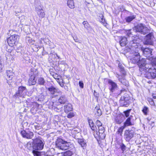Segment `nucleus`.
Instances as JSON below:
<instances>
[{
    "mask_svg": "<svg viewBox=\"0 0 156 156\" xmlns=\"http://www.w3.org/2000/svg\"><path fill=\"white\" fill-rule=\"evenodd\" d=\"M129 48L130 53L132 55V57L130 58L131 62L134 64L137 63L140 60V56L136 40L132 38L131 41L130 42Z\"/></svg>",
    "mask_w": 156,
    "mask_h": 156,
    "instance_id": "1",
    "label": "nucleus"
},
{
    "mask_svg": "<svg viewBox=\"0 0 156 156\" xmlns=\"http://www.w3.org/2000/svg\"><path fill=\"white\" fill-rule=\"evenodd\" d=\"M56 146L58 148L65 150L71 148L70 142H67L61 138H58L55 142Z\"/></svg>",
    "mask_w": 156,
    "mask_h": 156,
    "instance_id": "2",
    "label": "nucleus"
},
{
    "mask_svg": "<svg viewBox=\"0 0 156 156\" xmlns=\"http://www.w3.org/2000/svg\"><path fill=\"white\" fill-rule=\"evenodd\" d=\"M144 76L148 79H154L156 77V69L151 65L150 69H147L145 71Z\"/></svg>",
    "mask_w": 156,
    "mask_h": 156,
    "instance_id": "3",
    "label": "nucleus"
},
{
    "mask_svg": "<svg viewBox=\"0 0 156 156\" xmlns=\"http://www.w3.org/2000/svg\"><path fill=\"white\" fill-rule=\"evenodd\" d=\"M137 65L139 67L140 71L142 72V74L144 73L146 70L147 69H150V67L151 66V64L146 63L145 58L140 60L137 63Z\"/></svg>",
    "mask_w": 156,
    "mask_h": 156,
    "instance_id": "4",
    "label": "nucleus"
},
{
    "mask_svg": "<svg viewBox=\"0 0 156 156\" xmlns=\"http://www.w3.org/2000/svg\"><path fill=\"white\" fill-rule=\"evenodd\" d=\"M34 143L33 148L36 150H41L44 147V144L42 139L39 138L33 140Z\"/></svg>",
    "mask_w": 156,
    "mask_h": 156,
    "instance_id": "5",
    "label": "nucleus"
},
{
    "mask_svg": "<svg viewBox=\"0 0 156 156\" xmlns=\"http://www.w3.org/2000/svg\"><path fill=\"white\" fill-rule=\"evenodd\" d=\"M135 30L136 32H140L144 35L148 34L150 31V30L145 25L142 23L137 24L135 27Z\"/></svg>",
    "mask_w": 156,
    "mask_h": 156,
    "instance_id": "6",
    "label": "nucleus"
},
{
    "mask_svg": "<svg viewBox=\"0 0 156 156\" xmlns=\"http://www.w3.org/2000/svg\"><path fill=\"white\" fill-rule=\"evenodd\" d=\"M135 134L134 130L133 129H127L124 132V138L126 141L129 142L133 138Z\"/></svg>",
    "mask_w": 156,
    "mask_h": 156,
    "instance_id": "7",
    "label": "nucleus"
},
{
    "mask_svg": "<svg viewBox=\"0 0 156 156\" xmlns=\"http://www.w3.org/2000/svg\"><path fill=\"white\" fill-rule=\"evenodd\" d=\"M19 39L18 35L13 34L7 39V41L9 46H12L17 44Z\"/></svg>",
    "mask_w": 156,
    "mask_h": 156,
    "instance_id": "8",
    "label": "nucleus"
},
{
    "mask_svg": "<svg viewBox=\"0 0 156 156\" xmlns=\"http://www.w3.org/2000/svg\"><path fill=\"white\" fill-rule=\"evenodd\" d=\"M26 92L27 89L25 87H19L18 91L16 92L14 96L17 98L20 97H24L26 94Z\"/></svg>",
    "mask_w": 156,
    "mask_h": 156,
    "instance_id": "9",
    "label": "nucleus"
},
{
    "mask_svg": "<svg viewBox=\"0 0 156 156\" xmlns=\"http://www.w3.org/2000/svg\"><path fill=\"white\" fill-rule=\"evenodd\" d=\"M46 89L49 91V93L52 98H54L58 95V89L55 88L53 86L46 87Z\"/></svg>",
    "mask_w": 156,
    "mask_h": 156,
    "instance_id": "10",
    "label": "nucleus"
},
{
    "mask_svg": "<svg viewBox=\"0 0 156 156\" xmlns=\"http://www.w3.org/2000/svg\"><path fill=\"white\" fill-rule=\"evenodd\" d=\"M98 130H97V129L94 131V133H96V135L99 137H100L102 139H104L105 137V134L104 133L105 129L102 126H99L98 127Z\"/></svg>",
    "mask_w": 156,
    "mask_h": 156,
    "instance_id": "11",
    "label": "nucleus"
},
{
    "mask_svg": "<svg viewBox=\"0 0 156 156\" xmlns=\"http://www.w3.org/2000/svg\"><path fill=\"white\" fill-rule=\"evenodd\" d=\"M108 83L109 84V89L112 92H115L118 88L117 84L111 80H108Z\"/></svg>",
    "mask_w": 156,
    "mask_h": 156,
    "instance_id": "12",
    "label": "nucleus"
},
{
    "mask_svg": "<svg viewBox=\"0 0 156 156\" xmlns=\"http://www.w3.org/2000/svg\"><path fill=\"white\" fill-rule=\"evenodd\" d=\"M20 133L23 137L27 139H31L34 136V134L33 132L25 130L22 131Z\"/></svg>",
    "mask_w": 156,
    "mask_h": 156,
    "instance_id": "13",
    "label": "nucleus"
},
{
    "mask_svg": "<svg viewBox=\"0 0 156 156\" xmlns=\"http://www.w3.org/2000/svg\"><path fill=\"white\" fill-rule=\"evenodd\" d=\"M141 50L143 52L144 55L145 57L148 58L152 57V50L148 48H142Z\"/></svg>",
    "mask_w": 156,
    "mask_h": 156,
    "instance_id": "14",
    "label": "nucleus"
},
{
    "mask_svg": "<svg viewBox=\"0 0 156 156\" xmlns=\"http://www.w3.org/2000/svg\"><path fill=\"white\" fill-rule=\"evenodd\" d=\"M148 33L149 34L147 35L146 37L144 43L146 44H151L153 43V34L152 33L150 32V31Z\"/></svg>",
    "mask_w": 156,
    "mask_h": 156,
    "instance_id": "15",
    "label": "nucleus"
},
{
    "mask_svg": "<svg viewBox=\"0 0 156 156\" xmlns=\"http://www.w3.org/2000/svg\"><path fill=\"white\" fill-rule=\"evenodd\" d=\"M130 97L128 94H125L124 95L121 97L120 99L121 101H126V104H123L122 105L125 107H127L129 104V100Z\"/></svg>",
    "mask_w": 156,
    "mask_h": 156,
    "instance_id": "16",
    "label": "nucleus"
},
{
    "mask_svg": "<svg viewBox=\"0 0 156 156\" xmlns=\"http://www.w3.org/2000/svg\"><path fill=\"white\" fill-rule=\"evenodd\" d=\"M133 117V116L130 115L124 123V125L123 126V128H125L126 127L134 125V122L132 121Z\"/></svg>",
    "mask_w": 156,
    "mask_h": 156,
    "instance_id": "17",
    "label": "nucleus"
},
{
    "mask_svg": "<svg viewBox=\"0 0 156 156\" xmlns=\"http://www.w3.org/2000/svg\"><path fill=\"white\" fill-rule=\"evenodd\" d=\"M64 109L65 112L68 113L72 110L73 107L70 104H66L64 106Z\"/></svg>",
    "mask_w": 156,
    "mask_h": 156,
    "instance_id": "18",
    "label": "nucleus"
},
{
    "mask_svg": "<svg viewBox=\"0 0 156 156\" xmlns=\"http://www.w3.org/2000/svg\"><path fill=\"white\" fill-rule=\"evenodd\" d=\"M37 83L35 77L34 76L31 75L29 79L28 83L30 86L35 85Z\"/></svg>",
    "mask_w": 156,
    "mask_h": 156,
    "instance_id": "19",
    "label": "nucleus"
},
{
    "mask_svg": "<svg viewBox=\"0 0 156 156\" xmlns=\"http://www.w3.org/2000/svg\"><path fill=\"white\" fill-rule=\"evenodd\" d=\"M117 77L119 78V82H121L122 85L127 87L129 86V83L127 80L123 78H121L119 77V75H118V76H117Z\"/></svg>",
    "mask_w": 156,
    "mask_h": 156,
    "instance_id": "20",
    "label": "nucleus"
},
{
    "mask_svg": "<svg viewBox=\"0 0 156 156\" xmlns=\"http://www.w3.org/2000/svg\"><path fill=\"white\" fill-rule=\"evenodd\" d=\"M95 115L96 116H100L102 115L101 110L99 106H97L94 109Z\"/></svg>",
    "mask_w": 156,
    "mask_h": 156,
    "instance_id": "21",
    "label": "nucleus"
},
{
    "mask_svg": "<svg viewBox=\"0 0 156 156\" xmlns=\"http://www.w3.org/2000/svg\"><path fill=\"white\" fill-rule=\"evenodd\" d=\"M58 101L61 104H64L67 101V98L65 95H62L58 99Z\"/></svg>",
    "mask_w": 156,
    "mask_h": 156,
    "instance_id": "22",
    "label": "nucleus"
},
{
    "mask_svg": "<svg viewBox=\"0 0 156 156\" xmlns=\"http://www.w3.org/2000/svg\"><path fill=\"white\" fill-rule=\"evenodd\" d=\"M37 83L39 85L44 86L46 83V81L44 78L40 77L38 78Z\"/></svg>",
    "mask_w": 156,
    "mask_h": 156,
    "instance_id": "23",
    "label": "nucleus"
},
{
    "mask_svg": "<svg viewBox=\"0 0 156 156\" xmlns=\"http://www.w3.org/2000/svg\"><path fill=\"white\" fill-rule=\"evenodd\" d=\"M6 74L7 76L9 78V80H11L14 75V73L12 69L7 70Z\"/></svg>",
    "mask_w": 156,
    "mask_h": 156,
    "instance_id": "24",
    "label": "nucleus"
},
{
    "mask_svg": "<svg viewBox=\"0 0 156 156\" xmlns=\"http://www.w3.org/2000/svg\"><path fill=\"white\" fill-rule=\"evenodd\" d=\"M127 39L125 37H122L119 43L120 45L122 46H125L127 43Z\"/></svg>",
    "mask_w": 156,
    "mask_h": 156,
    "instance_id": "25",
    "label": "nucleus"
},
{
    "mask_svg": "<svg viewBox=\"0 0 156 156\" xmlns=\"http://www.w3.org/2000/svg\"><path fill=\"white\" fill-rule=\"evenodd\" d=\"M84 27L89 31H92L93 30L91 27L89 26L87 22L86 21H84L83 23Z\"/></svg>",
    "mask_w": 156,
    "mask_h": 156,
    "instance_id": "26",
    "label": "nucleus"
},
{
    "mask_svg": "<svg viewBox=\"0 0 156 156\" xmlns=\"http://www.w3.org/2000/svg\"><path fill=\"white\" fill-rule=\"evenodd\" d=\"M88 122L91 129L94 131H95L97 129V128L96 126L94 125V123L93 122V121L91 119H89Z\"/></svg>",
    "mask_w": 156,
    "mask_h": 156,
    "instance_id": "27",
    "label": "nucleus"
},
{
    "mask_svg": "<svg viewBox=\"0 0 156 156\" xmlns=\"http://www.w3.org/2000/svg\"><path fill=\"white\" fill-rule=\"evenodd\" d=\"M38 71L37 69L34 68L31 69L30 74L31 75L34 76L35 77L36 76H38Z\"/></svg>",
    "mask_w": 156,
    "mask_h": 156,
    "instance_id": "28",
    "label": "nucleus"
},
{
    "mask_svg": "<svg viewBox=\"0 0 156 156\" xmlns=\"http://www.w3.org/2000/svg\"><path fill=\"white\" fill-rule=\"evenodd\" d=\"M36 12L40 18L42 19L44 17L45 13L43 10L37 11Z\"/></svg>",
    "mask_w": 156,
    "mask_h": 156,
    "instance_id": "29",
    "label": "nucleus"
},
{
    "mask_svg": "<svg viewBox=\"0 0 156 156\" xmlns=\"http://www.w3.org/2000/svg\"><path fill=\"white\" fill-rule=\"evenodd\" d=\"M78 142L83 148L85 147L86 145V142L83 139H78Z\"/></svg>",
    "mask_w": 156,
    "mask_h": 156,
    "instance_id": "30",
    "label": "nucleus"
},
{
    "mask_svg": "<svg viewBox=\"0 0 156 156\" xmlns=\"http://www.w3.org/2000/svg\"><path fill=\"white\" fill-rule=\"evenodd\" d=\"M67 5L71 9L74 8V3L73 0H68L67 2Z\"/></svg>",
    "mask_w": 156,
    "mask_h": 156,
    "instance_id": "31",
    "label": "nucleus"
},
{
    "mask_svg": "<svg viewBox=\"0 0 156 156\" xmlns=\"http://www.w3.org/2000/svg\"><path fill=\"white\" fill-rule=\"evenodd\" d=\"M119 67L120 70V72L123 75H125L126 72L124 69V67L121 64H119L118 66Z\"/></svg>",
    "mask_w": 156,
    "mask_h": 156,
    "instance_id": "32",
    "label": "nucleus"
},
{
    "mask_svg": "<svg viewBox=\"0 0 156 156\" xmlns=\"http://www.w3.org/2000/svg\"><path fill=\"white\" fill-rule=\"evenodd\" d=\"M73 154L72 151H68L62 153V156H72Z\"/></svg>",
    "mask_w": 156,
    "mask_h": 156,
    "instance_id": "33",
    "label": "nucleus"
},
{
    "mask_svg": "<svg viewBox=\"0 0 156 156\" xmlns=\"http://www.w3.org/2000/svg\"><path fill=\"white\" fill-rule=\"evenodd\" d=\"M135 16H129L126 17L125 18L127 22H130L132 21L134 19Z\"/></svg>",
    "mask_w": 156,
    "mask_h": 156,
    "instance_id": "34",
    "label": "nucleus"
},
{
    "mask_svg": "<svg viewBox=\"0 0 156 156\" xmlns=\"http://www.w3.org/2000/svg\"><path fill=\"white\" fill-rule=\"evenodd\" d=\"M142 111L144 115H147L149 112V109L147 107L144 106L142 110Z\"/></svg>",
    "mask_w": 156,
    "mask_h": 156,
    "instance_id": "35",
    "label": "nucleus"
},
{
    "mask_svg": "<svg viewBox=\"0 0 156 156\" xmlns=\"http://www.w3.org/2000/svg\"><path fill=\"white\" fill-rule=\"evenodd\" d=\"M123 121L120 117H118L115 119V122L118 124H121Z\"/></svg>",
    "mask_w": 156,
    "mask_h": 156,
    "instance_id": "36",
    "label": "nucleus"
},
{
    "mask_svg": "<svg viewBox=\"0 0 156 156\" xmlns=\"http://www.w3.org/2000/svg\"><path fill=\"white\" fill-rule=\"evenodd\" d=\"M131 110V109H128L123 112V113L126 117L128 118L129 116V114Z\"/></svg>",
    "mask_w": 156,
    "mask_h": 156,
    "instance_id": "37",
    "label": "nucleus"
},
{
    "mask_svg": "<svg viewBox=\"0 0 156 156\" xmlns=\"http://www.w3.org/2000/svg\"><path fill=\"white\" fill-rule=\"evenodd\" d=\"M32 153L34 156H40V151H36L35 150H33L32 151Z\"/></svg>",
    "mask_w": 156,
    "mask_h": 156,
    "instance_id": "38",
    "label": "nucleus"
},
{
    "mask_svg": "<svg viewBox=\"0 0 156 156\" xmlns=\"http://www.w3.org/2000/svg\"><path fill=\"white\" fill-rule=\"evenodd\" d=\"M55 52L51 53L49 55V58H51V59H55Z\"/></svg>",
    "mask_w": 156,
    "mask_h": 156,
    "instance_id": "39",
    "label": "nucleus"
},
{
    "mask_svg": "<svg viewBox=\"0 0 156 156\" xmlns=\"http://www.w3.org/2000/svg\"><path fill=\"white\" fill-rule=\"evenodd\" d=\"M75 116V114L73 112H70L67 115V117L68 118H71Z\"/></svg>",
    "mask_w": 156,
    "mask_h": 156,
    "instance_id": "40",
    "label": "nucleus"
},
{
    "mask_svg": "<svg viewBox=\"0 0 156 156\" xmlns=\"http://www.w3.org/2000/svg\"><path fill=\"white\" fill-rule=\"evenodd\" d=\"M125 128H123V126L121 127L120 128H119L117 132V133H119L120 134V136H122V133L123 131V130Z\"/></svg>",
    "mask_w": 156,
    "mask_h": 156,
    "instance_id": "41",
    "label": "nucleus"
},
{
    "mask_svg": "<svg viewBox=\"0 0 156 156\" xmlns=\"http://www.w3.org/2000/svg\"><path fill=\"white\" fill-rule=\"evenodd\" d=\"M35 11L36 12L37 11H40L41 10H43L42 7L40 6L39 5L37 6H36L35 8Z\"/></svg>",
    "mask_w": 156,
    "mask_h": 156,
    "instance_id": "42",
    "label": "nucleus"
},
{
    "mask_svg": "<svg viewBox=\"0 0 156 156\" xmlns=\"http://www.w3.org/2000/svg\"><path fill=\"white\" fill-rule=\"evenodd\" d=\"M40 156H50L47 154L46 153L43 151H40Z\"/></svg>",
    "mask_w": 156,
    "mask_h": 156,
    "instance_id": "43",
    "label": "nucleus"
},
{
    "mask_svg": "<svg viewBox=\"0 0 156 156\" xmlns=\"http://www.w3.org/2000/svg\"><path fill=\"white\" fill-rule=\"evenodd\" d=\"M96 124L97 126H98V127H99L100 126H102V123L101 122L98 120H97L96 122Z\"/></svg>",
    "mask_w": 156,
    "mask_h": 156,
    "instance_id": "44",
    "label": "nucleus"
},
{
    "mask_svg": "<svg viewBox=\"0 0 156 156\" xmlns=\"http://www.w3.org/2000/svg\"><path fill=\"white\" fill-rule=\"evenodd\" d=\"M132 30L133 31H134V29L133 30H129L127 31V34L128 36H129L131 35H133L132 33H133V32L132 31H132Z\"/></svg>",
    "mask_w": 156,
    "mask_h": 156,
    "instance_id": "45",
    "label": "nucleus"
},
{
    "mask_svg": "<svg viewBox=\"0 0 156 156\" xmlns=\"http://www.w3.org/2000/svg\"><path fill=\"white\" fill-rule=\"evenodd\" d=\"M120 147L122 151H124L125 150L126 146L123 144H121L120 146Z\"/></svg>",
    "mask_w": 156,
    "mask_h": 156,
    "instance_id": "46",
    "label": "nucleus"
},
{
    "mask_svg": "<svg viewBox=\"0 0 156 156\" xmlns=\"http://www.w3.org/2000/svg\"><path fill=\"white\" fill-rule=\"evenodd\" d=\"M55 110L57 112H60L62 110V108H58V107H55L54 108Z\"/></svg>",
    "mask_w": 156,
    "mask_h": 156,
    "instance_id": "47",
    "label": "nucleus"
},
{
    "mask_svg": "<svg viewBox=\"0 0 156 156\" xmlns=\"http://www.w3.org/2000/svg\"><path fill=\"white\" fill-rule=\"evenodd\" d=\"M79 85L80 87L81 88L83 87V83L82 81H80L79 82Z\"/></svg>",
    "mask_w": 156,
    "mask_h": 156,
    "instance_id": "48",
    "label": "nucleus"
},
{
    "mask_svg": "<svg viewBox=\"0 0 156 156\" xmlns=\"http://www.w3.org/2000/svg\"><path fill=\"white\" fill-rule=\"evenodd\" d=\"M152 62L154 65L156 66V58L153 59Z\"/></svg>",
    "mask_w": 156,
    "mask_h": 156,
    "instance_id": "49",
    "label": "nucleus"
},
{
    "mask_svg": "<svg viewBox=\"0 0 156 156\" xmlns=\"http://www.w3.org/2000/svg\"><path fill=\"white\" fill-rule=\"evenodd\" d=\"M74 40L75 41V42H78V40L77 39V38L76 37H73Z\"/></svg>",
    "mask_w": 156,
    "mask_h": 156,
    "instance_id": "50",
    "label": "nucleus"
},
{
    "mask_svg": "<svg viewBox=\"0 0 156 156\" xmlns=\"http://www.w3.org/2000/svg\"><path fill=\"white\" fill-rule=\"evenodd\" d=\"M150 104L152 105H154L155 104L153 101L149 102Z\"/></svg>",
    "mask_w": 156,
    "mask_h": 156,
    "instance_id": "51",
    "label": "nucleus"
},
{
    "mask_svg": "<svg viewBox=\"0 0 156 156\" xmlns=\"http://www.w3.org/2000/svg\"><path fill=\"white\" fill-rule=\"evenodd\" d=\"M25 16H22L21 17V22H23V19H25Z\"/></svg>",
    "mask_w": 156,
    "mask_h": 156,
    "instance_id": "52",
    "label": "nucleus"
},
{
    "mask_svg": "<svg viewBox=\"0 0 156 156\" xmlns=\"http://www.w3.org/2000/svg\"><path fill=\"white\" fill-rule=\"evenodd\" d=\"M59 84L61 87H64V86L63 82L61 83L60 82H59Z\"/></svg>",
    "mask_w": 156,
    "mask_h": 156,
    "instance_id": "53",
    "label": "nucleus"
},
{
    "mask_svg": "<svg viewBox=\"0 0 156 156\" xmlns=\"http://www.w3.org/2000/svg\"><path fill=\"white\" fill-rule=\"evenodd\" d=\"M101 22L102 23H105V21L104 19H103V18L101 19Z\"/></svg>",
    "mask_w": 156,
    "mask_h": 156,
    "instance_id": "54",
    "label": "nucleus"
},
{
    "mask_svg": "<svg viewBox=\"0 0 156 156\" xmlns=\"http://www.w3.org/2000/svg\"><path fill=\"white\" fill-rule=\"evenodd\" d=\"M64 88L66 90H68V87L67 86L64 85Z\"/></svg>",
    "mask_w": 156,
    "mask_h": 156,
    "instance_id": "55",
    "label": "nucleus"
},
{
    "mask_svg": "<svg viewBox=\"0 0 156 156\" xmlns=\"http://www.w3.org/2000/svg\"><path fill=\"white\" fill-rule=\"evenodd\" d=\"M147 120L148 121V122L149 123L150 122V121L151 119V118L150 117H147Z\"/></svg>",
    "mask_w": 156,
    "mask_h": 156,
    "instance_id": "56",
    "label": "nucleus"
},
{
    "mask_svg": "<svg viewBox=\"0 0 156 156\" xmlns=\"http://www.w3.org/2000/svg\"><path fill=\"white\" fill-rule=\"evenodd\" d=\"M53 77L55 79H58L57 78L58 76L56 75H53Z\"/></svg>",
    "mask_w": 156,
    "mask_h": 156,
    "instance_id": "57",
    "label": "nucleus"
},
{
    "mask_svg": "<svg viewBox=\"0 0 156 156\" xmlns=\"http://www.w3.org/2000/svg\"><path fill=\"white\" fill-rule=\"evenodd\" d=\"M148 101L149 102H150L151 101L153 100L152 98H148Z\"/></svg>",
    "mask_w": 156,
    "mask_h": 156,
    "instance_id": "58",
    "label": "nucleus"
},
{
    "mask_svg": "<svg viewBox=\"0 0 156 156\" xmlns=\"http://www.w3.org/2000/svg\"><path fill=\"white\" fill-rule=\"evenodd\" d=\"M152 96L153 98L156 99V96H155L154 94H153Z\"/></svg>",
    "mask_w": 156,
    "mask_h": 156,
    "instance_id": "59",
    "label": "nucleus"
},
{
    "mask_svg": "<svg viewBox=\"0 0 156 156\" xmlns=\"http://www.w3.org/2000/svg\"><path fill=\"white\" fill-rule=\"evenodd\" d=\"M121 103H123V104H126V101H121Z\"/></svg>",
    "mask_w": 156,
    "mask_h": 156,
    "instance_id": "60",
    "label": "nucleus"
},
{
    "mask_svg": "<svg viewBox=\"0 0 156 156\" xmlns=\"http://www.w3.org/2000/svg\"><path fill=\"white\" fill-rule=\"evenodd\" d=\"M154 123V122H152L151 123H150V122L149 123H150V124H151V126H153H153V125L152 124L153 123Z\"/></svg>",
    "mask_w": 156,
    "mask_h": 156,
    "instance_id": "61",
    "label": "nucleus"
},
{
    "mask_svg": "<svg viewBox=\"0 0 156 156\" xmlns=\"http://www.w3.org/2000/svg\"><path fill=\"white\" fill-rule=\"evenodd\" d=\"M125 90V89L122 90H120L121 93L122 92L124 91Z\"/></svg>",
    "mask_w": 156,
    "mask_h": 156,
    "instance_id": "62",
    "label": "nucleus"
},
{
    "mask_svg": "<svg viewBox=\"0 0 156 156\" xmlns=\"http://www.w3.org/2000/svg\"><path fill=\"white\" fill-rule=\"evenodd\" d=\"M116 134H117L119 135L120 136V134L119 133H117L116 132Z\"/></svg>",
    "mask_w": 156,
    "mask_h": 156,
    "instance_id": "63",
    "label": "nucleus"
},
{
    "mask_svg": "<svg viewBox=\"0 0 156 156\" xmlns=\"http://www.w3.org/2000/svg\"><path fill=\"white\" fill-rule=\"evenodd\" d=\"M52 151H54V149H51V150H50V151H52Z\"/></svg>",
    "mask_w": 156,
    "mask_h": 156,
    "instance_id": "64",
    "label": "nucleus"
}]
</instances>
